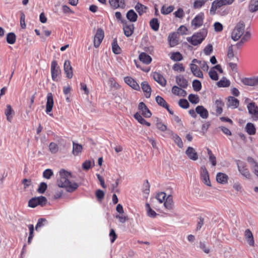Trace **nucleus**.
Segmentation results:
<instances>
[{"label":"nucleus","instance_id":"obj_1","mask_svg":"<svg viewBox=\"0 0 258 258\" xmlns=\"http://www.w3.org/2000/svg\"><path fill=\"white\" fill-rule=\"evenodd\" d=\"M245 24L243 22L237 24L231 33V38L234 41L240 40L237 45H241L247 42L251 37V33L249 31L245 30Z\"/></svg>","mask_w":258,"mask_h":258},{"label":"nucleus","instance_id":"obj_2","mask_svg":"<svg viewBox=\"0 0 258 258\" xmlns=\"http://www.w3.org/2000/svg\"><path fill=\"white\" fill-rule=\"evenodd\" d=\"M71 173L64 169H61L59 172L57 184L59 187L65 188L68 192H73L78 188V184L71 181Z\"/></svg>","mask_w":258,"mask_h":258},{"label":"nucleus","instance_id":"obj_3","mask_svg":"<svg viewBox=\"0 0 258 258\" xmlns=\"http://www.w3.org/2000/svg\"><path fill=\"white\" fill-rule=\"evenodd\" d=\"M207 34V30L203 29L200 32L194 34L191 37L187 38V41L193 45L201 44L205 39Z\"/></svg>","mask_w":258,"mask_h":258},{"label":"nucleus","instance_id":"obj_4","mask_svg":"<svg viewBox=\"0 0 258 258\" xmlns=\"http://www.w3.org/2000/svg\"><path fill=\"white\" fill-rule=\"evenodd\" d=\"M249 114L253 120H258V106L255 102H252L247 104Z\"/></svg>","mask_w":258,"mask_h":258},{"label":"nucleus","instance_id":"obj_5","mask_svg":"<svg viewBox=\"0 0 258 258\" xmlns=\"http://www.w3.org/2000/svg\"><path fill=\"white\" fill-rule=\"evenodd\" d=\"M204 19V14L203 13H200L198 14L191 21V25L194 27V29L200 27L203 24Z\"/></svg>","mask_w":258,"mask_h":258},{"label":"nucleus","instance_id":"obj_6","mask_svg":"<svg viewBox=\"0 0 258 258\" xmlns=\"http://www.w3.org/2000/svg\"><path fill=\"white\" fill-rule=\"evenodd\" d=\"M201 178L203 182L207 186L211 185L209 178V175L207 169L205 166H202L200 168Z\"/></svg>","mask_w":258,"mask_h":258},{"label":"nucleus","instance_id":"obj_7","mask_svg":"<svg viewBox=\"0 0 258 258\" xmlns=\"http://www.w3.org/2000/svg\"><path fill=\"white\" fill-rule=\"evenodd\" d=\"M104 36L103 30L101 28H98L94 38V45L97 48L101 44Z\"/></svg>","mask_w":258,"mask_h":258},{"label":"nucleus","instance_id":"obj_8","mask_svg":"<svg viewBox=\"0 0 258 258\" xmlns=\"http://www.w3.org/2000/svg\"><path fill=\"white\" fill-rule=\"evenodd\" d=\"M242 83L246 86L253 87L258 85V76H252L241 79Z\"/></svg>","mask_w":258,"mask_h":258},{"label":"nucleus","instance_id":"obj_9","mask_svg":"<svg viewBox=\"0 0 258 258\" xmlns=\"http://www.w3.org/2000/svg\"><path fill=\"white\" fill-rule=\"evenodd\" d=\"M238 171L241 174L246 178H249L250 174L248 170L246 168V164L245 163L238 161L237 163Z\"/></svg>","mask_w":258,"mask_h":258},{"label":"nucleus","instance_id":"obj_10","mask_svg":"<svg viewBox=\"0 0 258 258\" xmlns=\"http://www.w3.org/2000/svg\"><path fill=\"white\" fill-rule=\"evenodd\" d=\"M123 23V29L124 31V35L127 37L131 36L134 32V26L133 24L124 22Z\"/></svg>","mask_w":258,"mask_h":258},{"label":"nucleus","instance_id":"obj_11","mask_svg":"<svg viewBox=\"0 0 258 258\" xmlns=\"http://www.w3.org/2000/svg\"><path fill=\"white\" fill-rule=\"evenodd\" d=\"M53 96L51 93H49L47 95V102L46 105V113L51 115V114H49L52 111L53 106Z\"/></svg>","mask_w":258,"mask_h":258},{"label":"nucleus","instance_id":"obj_12","mask_svg":"<svg viewBox=\"0 0 258 258\" xmlns=\"http://www.w3.org/2000/svg\"><path fill=\"white\" fill-rule=\"evenodd\" d=\"M63 69L66 77L69 79L72 78L73 76V69L71 65L70 61L69 60H65L63 64Z\"/></svg>","mask_w":258,"mask_h":258},{"label":"nucleus","instance_id":"obj_13","mask_svg":"<svg viewBox=\"0 0 258 258\" xmlns=\"http://www.w3.org/2000/svg\"><path fill=\"white\" fill-rule=\"evenodd\" d=\"M237 53L233 50V46L231 45L228 46L227 50V57L230 61L237 62L238 58L237 56Z\"/></svg>","mask_w":258,"mask_h":258},{"label":"nucleus","instance_id":"obj_14","mask_svg":"<svg viewBox=\"0 0 258 258\" xmlns=\"http://www.w3.org/2000/svg\"><path fill=\"white\" fill-rule=\"evenodd\" d=\"M154 80L159 83L161 86L164 87L166 84V80L163 76L157 72H154L152 75Z\"/></svg>","mask_w":258,"mask_h":258},{"label":"nucleus","instance_id":"obj_15","mask_svg":"<svg viewBox=\"0 0 258 258\" xmlns=\"http://www.w3.org/2000/svg\"><path fill=\"white\" fill-rule=\"evenodd\" d=\"M126 0H109V3L111 7L114 9L118 8L123 9L125 7Z\"/></svg>","mask_w":258,"mask_h":258},{"label":"nucleus","instance_id":"obj_16","mask_svg":"<svg viewBox=\"0 0 258 258\" xmlns=\"http://www.w3.org/2000/svg\"><path fill=\"white\" fill-rule=\"evenodd\" d=\"M124 81L125 83H126L134 89L136 90L140 89V86L132 78L130 77H125L124 78Z\"/></svg>","mask_w":258,"mask_h":258},{"label":"nucleus","instance_id":"obj_17","mask_svg":"<svg viewBox=\"0 0 258 258\" xmlns=\"http://www.w3.org/2000/svg\"><path fill=\"white\" fill-rule=\"evenodd\" d=\"M175 80L176 84L181 88H186L188 86L187 80L182 75L177 76Z\"/></svg>","mask_w":258,"mask_h":258},{"label":"nucleus","instance_id":"obj_18","mask_svg":"<svg viewBox=\"0 0 258 258\" xmlns=\"http://www.w3.org/2000/svg\"><path fill=\"white\" fill-rule=\"evenodd\" d=\"M185 153L188 157L194 161H196L198 159V155L195 149L192 147H189L185 151Z\"/></svg>","mask_w":258,"mask_h":258},{"label":"nucleus","instance_id":"obj_19","mask_svg":"<svg viewBox=\"0 0 258 258\" xmlns=\"http://www.w3.org/2000/svg\"><path fill=\"white\" fill-rule=\"evenodd\" d=\"M190 69L192 74L196 77L203 78V74L198 66L194 63L190 64Z\"/></svg>","mask_w":258,"mask_h":258},{"label":"nucleus","instance_id":"obj_20","mask_svg":"<svg viewBox=\"0 0 258 258\" xmlns=\"http://www.w3.org/2000/svg\"><path fill=\"white\" fill-rule=\"evenodd\" d=\"M168 42L171 47H174L178 43L177 34L175 32L170 33L168 37Z\"/></svg>","mask_w":258,"mask_h":258},{"label":"nucleus","instance_id":"obj_21","mask_svg":"<svg viewBox=\"0 0 258 258\" xmlns=\"http://www.w3.org/2000/svg\"><path fill=\"white\" fill-rule=\"evenodd\" d=\"M196 111L203 118L206 119L208 117V111L203 106H198L196 108Z\"/></svg>","mask_w":258,"mask_h":258},{"label":"nucleus","instance_id":"obj_22","mask_svg":"<svg viewBox=\"0 0 258 258\" xmlns=\"http://www.w3.org/2000/svg\"><path fill=\"white\" fill-rule=\"evenodd\" d=\"M182 88H180L176 86H174L171 90L172 93L176 96L185 97L187 93L186 91Z\"/></svg>","mask_w":258,"mask_h":258},{"label":"nucleus","instance_id":"obj_23","mask_svg":"<svg viewBox=\"0 0 258 258\" xmlns=\"http://www.w3.org/2000/svg\"><path fill=\"white\" fill-rule=\"evenodd\" d=\"M139 109L142 111V114L145 117H150L152 115L150 111L143 102L140 103L139 105Z\"/></svg>","mask_w":258,"mask_h":258},{"label":"nucleus","instance_id":"obj_24","mask_svg":"<svg viewBox=\"0 0 258 258\" xmlns=\"http://www.w3.org/2000/svg\"><path fill=\"white\" fill-rule=\"evenodd\" d=\"M141 87L145 92L146 98H149L151 94V88L147 82L144 81L141 83Z\"/></svg>","mask_w":258,"mask_h":258},{"label":"nucleus","instance_id":"obj_25","mask_svg":"<svg viewBox=\"0 0 258 258\" xmlns=\"http://www.w3.org/2000/svg\"><path fill=\"white\" fill-rule=\"evenodd\" d=\"M228 176L225 173L219 172L216 175V180L221 184H225L227 183Z\"/></svg>","mask_w":258,"mask_h":258},{"label":"nucleus","instance_id":"obj_26","mask_svg":"<svg viewBox=\"0 0 258 258\" xmlns=\"http://www.w3.org/2000/svg\"><path fill=\"white\" fill-rule=\"evenodd\" d=\"M239 101L236 98L230 96L228 98V102L227 103V105L229 107H231L232 108H236L239 105Z\"/></svg>","mask_w":258,"mask_h":258},{"label":"nucleus","instance_id":"obj_27","mask_svg":"<svg viewBox=\"0 0 258 258\" xmlns=\"http://www.w3.org/2000/svg\"><path fill=\"white\" fill-rule=\"evenodd\" d=\"M170 138L174 141L177 145L180 148L183 147V143L181 138L177 135L173 133L172 131L169 132Z\"/></svg>","mask_w":258,"mask_h":258},{"label":"nucleus","instance_id":"obj_28","mask_svg":"<svg viewBox=\"0 0 258 258\" xmlns=\"http://www.w3.org/2000/svg\"><path fill=\"white\" fill-rule=\"evenodd\" d=\"M248 9L251 13H254L258 11V0H250Z\"/></svg>","mask_w":258,"mask_h":258},{"label":"nucleus","instance_id":"obj_29","mask_svg":"<svg viewBox=\"0 0 258 258\" xmlns=\"http://www.w3.org/2000/svg\"><path fill=\"white\" fill-rule=\"evenodd\" d=\"M139 59L143 63L148 64L152 61L151 57L145 52L141 53L139 55Z\"/></svg>","mask_w":258,"mask_h":258},{"label":"nucleus","instance_id":"obj_30","mask_svg":"<svg viewBox=\"0 0 258 258\" xmlns=\"http://www.w3.org/2000/svg\"><path fill=\"white\" fill-rule=\"evenodd\" d=\"M245 237L248 244L251 246H253L254 243L253 236L249 229H246L245 230Z\"/></svg>","mask_w":258,"mask_h":258},{"label":"nucleus","instance_id":"obj_31","mask_svg":"<svg viewBox=\"0 0 258 258\" xmlns=\"http://www.w3.org/2000/svg\"><path fill=\"white\" fill-rule=\"evenodd\" d=\"M224 103L220 99L216 100L214 103V107L216 108V111L218 115L221 114L223 111V106Z\"/></svg>","mask_w":258,"mask_h":258},{"label":"nucleus","instance_id":"obj_32","mask_svg":"<svg viewBox=\"0 0 258 258\" xmlns=\"http://www.w3.org/2000/svg\"><path fill=\"white\" fill-rule=\"evenodd\" d=\"M126 16L127 19L132 22H136L138 18L137 14L133 10H130L128 11Z\"/></svg>","mask_w":258,"mask_h":258},{"label":"nucleus","instance_id":"obj_33","mask_svg":"<svg viewBox=\"0 0 258 258\" xmlns=\"http://www.w3.org/2000/svg\"><path fill=\"white\" fill-rule=\"evenodd\" d=\"M82 151V146L81 145L75 142L73 143V154L75 156H77Z\"/></svg>","mask_w":258,"mask_h":258},{"label":"nucleus","instance_id":"obj_34","mask_svg":"<svg viewBox=\"0 0 258 258\" xmlns=\"http://www.w3.org/2000/svg\"><path fill=\"white\" fill-rule=\"evenodd\" d=\"M207 154L209 156V160L213 166H215L217 164V160L216 156L213 154L212 151L207 149Z\"/></svg>","mask_w":258,"mask_h":258},{"label":"nucleus","instance_id":"obj_35","mask_svg":"<svg viewBox=\"0 0 258 258\" xmlns=\"http://www.w3.org/2000/svg\"><path fill=\"white\" fill-rule=\"evenodd\" d=\"M135 8L140 15H142L144 13H146L147 9V7L139 3H137Z\"/></svg>","mask_w":258,"mask_h":258},{"label":"nucleus","instance_id":"obj_36","mask_svg":"<svg viewBox=\"0 0 258 258\" xmlns=\"http://www.w3.org/2000/svg\"><path fill=\"white\" fill-rule=\"evenodd\" d=\"M145 208L146 210L147 211V215L148 216L151 218H155L156 216V213L152 209L150 205L148 203L146 204Z\"/></svg>","mask_w":258,"mask_h":258},{"label":"nucleus","instance_id":"obj_37","mask_svg":"<svg viewBox=\"0 0 258 258\" xmlns=\"http://www.w3.org/2000/svg\"><path fill=\"white\" fill-rule=\"evenodd\" d=\"M164 205L166 209L169 210L172 209L173 207V201L171 196L169 195L166 198L164 201Z\"/></svg>","mask_w":258,"mask_h":258},{"label":"nucleus","instance_id":"obj_38","mask_svg":"<svg viewBox=\"0 0 258 258\" xmlns=\"http://www.w3.org/2000/svg\"><path fill=\"white\" fill-rule=\"evenodd\" d=\"M150 25L154 31H158L159 28V23L158 19L157 18L152 19L150 22Z\"/></svg>","mask_w":258,"mask_h":258},{"label":"nucleus","instance_id":"obj_39","mask_svg":"<svg viewBox=\"0 0 258 258\" xmlns=\"http://www.w3.org/2000/svg\"><path fill=\"white\" fill-rule=\"evenodd\" d=\"M6 40L9 44H14L16 40V35L13 32L9 33L7 35Z\"/></svg>","mask_w":258,"mask_h":258},{"label":"nucleus","instance_id":"obj_40","mask_svg":"<svg viewBox=\"0 0 258 258\" xmlns=\"http://www.w3.org/2000/svg\"><path fill=\"white\" fill-rule=\"evenodd\" d=\"M174 9V7L173 6H170L169 7H165V6H163L161 9V13L163 15H168L171 13Z\"/></svg>","mask_w":258,"mask_h":258},{"label":"nucleus","instance_id":"obj_41","mask_svg":"<svg viewBox=\"0 0 258 258\" xmlns=\"http://www.w3.org/2000/svg\"><path fill=\"white\" fill-rule=\"evenodd\" d=\"M112 49L115 54H119L121 52V48L117 44L116 39H114L112 43Z\"/></svg>","mask_w":258,"mask_h":258},{"label":"nucleus","instance_id":"obj_42","mask_svg":"<svg viewBox=\"0 0 258 258\" xmlns=\"http://www.w3.org/2000/svg\"><path fill=\"white\" fill-rule=\"evenodd\" d=\"M246 130L249 135H252L255 133V128L253 124L248 123L246 125Z\"/></svg>","mask_w":258,"mask_h":258},{"label":"nucleus","instance_id":"obj_43","mask_svg":"<svg viewBox=\"0 0 258 258\" xmlns=\"http://www.w3.org/2000/svg\"><path fill=\"white\" fill-rule=\"evenodd\" d=\"M156 101L158 103V105L164 108H167V103L165 101V100L161 96H157L156 97Z\"/></svg>","mask_w":258,"mask_h":258},{"label":"nucleus","instance_id":"obj_44","mask_svg":"<svg viewBox=\"0 0 258 258\" xmlns=\"http://www.w3.org/2000/svg\"><path fill=\"white\" fill-rule=\"evenodd\" d=\"M13 109L10 105H7V109L5 110V115L7 116V120L9 121H11L12 118V114Z\"/></svg>","mask_w":258,"mask_h":258},{"label":"nucleus","instance_id":"obj_45","mask_svg":"<svg viewBox=\"0 0 258 258\" xmlns=\"http://www.w3.org/2000/svg\"><path fill=\"white\" fill-rule=\"evenodd\" d=\"M60 73V69L51 70V77L53 81H57L58 80V75Z\"/></svg>","mask_w":258,"mask_h":258},{"label":"nucleus","instance_id":"obj_46","mask_svg":"<svg viewBox=\"0 0 258 258\" xmlns=\"http://www.w3.org/2000/svg\"><path fill=\"white\" fill-rule=\"evenodd\" d=\"M192 87L195 91H199L201 90L202 88V84L200 81L198 80H195L192 82Z\"/></svg>","mask_w":258,"mask_h":258},{"label":"nucleus","instance_id":"obj_47","mask_svg":"<svg viewBox=\"0 0 258 258\" xmlns=\"http://www.w3.org/2000/svg\"><path fill=\"white\" fill-rule=\"evenodd\" d=\"M182 56L179 52H173L171 54L170 58L174 61H180L182 59Z\"/></svg>","mask_w":258,"mask_h":258},{"label":"nucleus","instance_id":"obj_48","mask_svg":"<svg viewBox=\"0 0 258 258\" xmlns=\"http://www.w3.org/2000/svg\"><path fill=\"white\" fill-rule=\"evenodd\" d=\"M217 84L220 87H226L230 85V82L228 80L223 78L219 81Z\"/></svg>","mask_w":258,"mask_h":258},{"label":"nucleus","instance_id":"obj_49","mask_svg":"<svg viewBox=\"0 0 258 258\" xmlns=\"http://www.w3.org/2000/svg\"><path fill=\"white\" fill-rule=\"evenodd\" d=\"M189 101L193 104H197L199 102V98L197 95L190 94L188 96Z\"/></svg>","mask_w":258,"mask_h":258},{"label":"nucleus","instance_id":"obj_50","mask_svg":"<svg viewBox=\"0 0 258 258\" xmlns=\"http://www.w3.org/2000/svg\"><path fill=\"white\" fill-rule=\"evenodd\" d=\"M206 0H195L193 7L195 9H200L206 3Z\"/></svg>","mask_w":258,"mask_h":258},{"label":"nucleus","instance_id":"obj_51","mask_svg":"<svg viewBox=\"0 0 258 258\" xmlns=\"http://www.w3.org/2000/svg\"><path fill=\"white\" fill-rule=\"evenodd\" d=\"M176 18L182 19L184 16V12L182 8H178L176 11L173 13Z\"/></svg>","mask_w":258,"mask_h":258},{"label":"nucleus","instance_id":"obj_52","mask_svg":"<svg viewBox=\"0 0 258 258\" xmlns=\"http://www.w3.org/2000/svg\"><path fill=\"white\" fill-rule=\"evenodd\" d=\"M47 185L45 182H41L37 189V192L39 194H43L47 189Z\"/></svg>","mask_w":258,"mask_h":258},{"label":"nucleus","instance_id":"obj_53","mask_svg":"<svg viewBox=\"0 0 258 258\" xmlns=\"http://www.w3.org/2000/svg\"><path fill=\"white\" fill-rule=\"evenodd\" d=\"M166 197V194L164 192L158 193L156 196V200H157L160 203H162L165 201Z\"/></svg>","mask_w":258,"mask_h":258},{"label":"nucleus","instance_id":"obj_54","mask_svg":"<svg viewBox=\"0 0 258 258\" xmlns=\"http://www.w3.org/2000/svg\"><path fill=\"white\" fill-rule=\"evenodd\" d=\"M209 75L211 79L214 81H217L219 79L216 71L214 70V69H213L212 68L210 70Z\"/></svg>","mask_w":258,"mask_h":258},{"label":"nucleus","instance_id":"obj_55","mask_svg":"<svg viewBox=\"0 0 258 258\" xmlns=\"http://www.w3.org/2000/svg\"><path fill=\"white\" fill-rule=\"evenodd\" d=\"M173 69L176 72H182L184 71V68L182 63H176L174 64Z\"/></svg>","mask_w":258,"mask_h":258},{"label":"nucleus","instance_id":"obj_56","mask_svg":"<svg viewBox=\"0 0 258 258\" xmlns=\"http://www.w3.org/2000/svg\"><path fill=\"white\" fill-rule=\"evenodd\" d=\"M52 175L53 172L50 169L45 170L43 173V177L47 179H50Z\"/></svg>","mask_w":258,"mask_h":258},{"label":"nucleus","instance_id":"obj_57","mask_svg":"<svg viewBox=\"0 0 258 258\" xmlns=\"http://www.w3.org/2000/svg\"><path fill=\"white\" fill-rule=\"evenodd\" d=\"M28 205L30 207L35 208L39 205L37 197L31 199L28 203Z\"/></svg>","mask_w":258,"mask_h":258},{"label":"nucleus","instance_id":"obj_58","mask_svg":"<svg viewBox=\"0 0 258 258\" xmlns=\"http://www.w3.org/2000/svg\"><path fill=\"white\" fill-rule=\"evenodd\" d=\"M49 150L53 153H56L58 150V147L57 145L54 143H51L49 145Z\"/></svg>","mask_w":258,"mask_h":258},{"label":"nucleus","instance_id":"obj_59","mask_svg":"<svg viewBox=\"0 0 258 258\" xmlns=\"http://www.w3.org/2000/svg\"><path fill=\"white\" fill-rule=\"evenodd\" d=\"M28 227L29 230V236L28 239V242L30 243L33 237L34 226L32 224H29L28 225Z\"/></svg>","mask_w":258,"mask_h":258},{"label":"nucleus","instance_id":"obj_60","mask_svg":"<svg viewBox=\"0 0 258 258\" xmlns=\"http://www.w3.org/2000/svg\"><path fill=\"white\" fill-rule=\"evenodd\" d=\"M179 105L182 108H187L189 106L188 101L185 99H180L178 102Z\"/></svg>","mask_w":258,"mask_h":258},{"label":"nucleus","instance_id":"obj_61","mask_svg":"<svg viewBox=\"0 0 258 258\" xmlns=\"http://www.w3.org/2000/svg\"><path fill=\"white\" fill-rule=\"evenodd\" d=\"M201 68L204 71H208L209 69V66L207 64V63L204 60H200L199 63Z\"/></svg>","mask_w":258,"mask_h":258},{"label":"nucleus","instance_id":"obj_62","mask_svg":"<svg viewBox=\"0 0 258 258\" xmlns=\"http://www.w3.org/2000/svg\"><path fill=\"white\" fill-rule=\"evenodd\" d=\"M92 166V162L90 160L85 161L82 164V167L84 170H88Z\"/></svg>","mask_w":258,"mask_h":258},{"label":"nucleus","instance_id":"obj_63","mask_svg":"<svg viewBox=\"0 0 258 258\" xmlns=\"http://www.w3.org/2000/svg\"><path fill=\"white\" fill-rule=\"evenodd\" d=\"M134 117L141 123L143 124L145 122V119L142 117L141 114L139 113H136L134 115Z\"/></svg>","mask_w":258,"mask_h":258},{"label":"nucleus","instance_id":"obj_64","mask_svg":"<svg viewBox=\"0 0 258 258\" xmlns=\"http://www.w3.org/2000/svg\"><path fill=\"white\" fill-rule=\"evenodd\" d=\"M212 51L213 46L211 44H208L204 50L205 54L207 55H210Z\"/></svg>","mask_w":258,"mask_h":258}]
</instances>
